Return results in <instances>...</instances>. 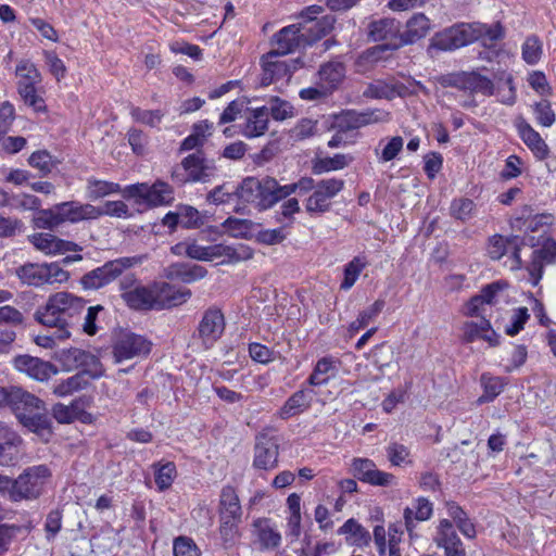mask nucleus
Returning a JSON list of instances; mask_svg holds the SVG:
<instances>
[{
	"mask_svg": "<svg viewBox=\"0 0 556 556\" xmlns=\"http://www.w3.org/2000/svg\"><path fill=\"white\" fill-rule=\"evenodd\" d=\"M308 184L311 182L307 180H296L282 186L269 176L263 178L247 177L236 188V194L238 202L253 204L258 211H265L295 193L299 189L306 191Z\"/></svg>",
	"mask_w": 556,
	"mask_h": 556,
	"instance_id": "f257e3e1",
	"label": "nucleus"
},
{
	"mask_svg": "<svg viewBox=\"0 0 556 556\" xmlns=\"http://www.w3.org/2000/svg\"><path fill=\"white\" fill-rule=\"evenodd\" d=\"M85 304L83 298L60 291L49 295L45 305L36 309L34 317L42 326L55 328L60 338H68V329L84 312Z\"/></svg>",
	"mask_w": 556,
	"mask_h": 556,
	"instance_id": "f03ea898",
	"label": "nucleus"
},
{
	"mask_svg": "<svg viewBox=\"0 0 556 556\" xmlns=\"http://www.w3.org/2000/svg\"><path fill=\"white\" fill-rule=\"evenodd\" d=\"M18 422L28 431L45 438L51 434V419L45 402L18 387H11L8 404Z\"/></svg>",
	"mask_w": 556,
	"mask_h": 556,
	"instance_id": "7ed1b4c3",
	"label": "nucleus"
},
{
	"mask_svg": "<svg viewBox=\"0 0 556 556\" xmlns=\"http://www.w3.org/2000/svg\"><path fill=\"white\" fill-rule=\"evenodd\" d=\"M333 25L334 17L328 15L303 29L295 24L286 26L275 35L273 40L275 48L270 52H277L279 55L292 53L326 36L333 28Z\"/></svg>",
	"mask_w": 556,
	"mask_h": 556,
	"instance_id": "20e7f679",
	"label": "nucleus"
},
{
	"mask_svg": "<svg viewBox=\"0 0 556 556\" xmlns=\"http://www.w3.org/2000/svg\"><path fill=\"white\" fill-rule=\"evenodd\" d=\"M99 214L96 205L79 201H66L53 206L40 210L34 218L37 228L53 230L65 223L78 224L92 220Z\"/></svg>",
	"mask_w": 556,
	"mask_h": 556,
	"instance_id": "39448f33",
	"label": "nucleus"
},
{
	"mask_svg": "<svg viewBox=\"0 0 556 556\" xmlns=\"http://www.w3.org/2000/svg\"><path fill=\"white\" fill-rule=\"evenodd\" d=\"M50 477L51 470L46 465L28 467L16 479L9 478L5 495L12 502L36 500Z\"/></svg>",
	"mask_w": 556,
	"mask_h": 556,
	"instance_id": "423d86ee",
	"label": "nucleus"
},
{
	"mask_svg": "<svg viewBox=\"0 0 556 556\" xmlns=\"http://www.w3.org/2000/svg\"><path fill=\"white\" fill-rule=\"evenodd\" d=\"M299 180H307L306 191L296 190L295 193L304 195L311 192L305 199V211L309 215H323L331 210L332 200L343 190L344 180L339 178H327L315 181L312 177H301Z\"/></svg>",
	"mask_w": 556,
	"mask_h": 556,
	"instance_id": "0eeeda50",
	"label": "nucleus"
},
{
	"mask_svg": "<svg viewBox=\"0 0 556 556\" xmlns=\"http://www.w3.org/2000/svg\"><path fill=\"white\" fill-rule=\"evenodd\" d=\"M143 260L144 256L136 255L108 261L102 266L83 275L79 283L84 290H100L119 278L125 270L141 264Z\"/></svg>",
	"mask_w": 556,
	"mask_h": 556,
	"instance_id": "6e6552de",
	"label": "nucleus"
},
{
	"mask_svg": "<svg viewBox=\"0 0 556 556\" xmlns=\"http://www.w3.org/2000/svg\"><path fill=\"white\" fill-rule=\"evenodd\" d=\"M215 161L198 150L184 157L172 170V178L178 184L207 182L216 176Z\"/></svg>",
	"mask_w": 556,
	"mask_h": 556,
	"instance_id": "1a4fd4ad",
	"label": "nucleus"
},
{
	"mask_svg": "<svg viewBox=\"0 0 556 556\" xmlns=\"http://www.w3.org/2000/svg\"><path fill=\"white\" fill-rule=\"evenodd\" d=\"M18 279L31 287L45 285L63 283L70 279L68 271L64 270L59 262L52 263H27L16 268Z\"/></svg>",
	"mask_w": 556,
	"mask_h": 556,
	"instance_id": "9d476101",
	"label": "nucleus"
},
{
	"mask_svg": "<svg viewBox=\"0 0 556 556\" xmlns=\"http://www.w3.org/2000/svg\"><path fill=\"white\" fill-rule=\"evenodd\" d=\"M123 198L136 199L138 203L151 206H160L169 204L174 200V190L162 180H156L153 185L138 182L126 186L123 190Z\"/></svg>",
	"mask_w": 556,
	"mask_h": 556,
	"instance_id": "9b49d317",
	"label": "nucleus"
},
{
	"mask_svg": "<svg viewBox=\"0 0 556 556\" xmlns=\"http://www.w3.org/2000/svg\"><path fill=\"white\" fill-rule=\"evenodd\" d=\"M279 438L271 429H264L255 435L253 467L271 470L278 466Z\"/></svg>",
	"mask_w": 556,
	"mask_h": 556,
	"instance_id": "f8f14e48",
	"label": "nucleus"
},
{
	"mask_svg": "<svg viewBox=\"0 0 556 556\" xmlns=\"http://www.w3.org/2000/svg\"><path fill=\"white\" fill-rule=\"evenodd\" d=\"M277 52H268L263 55L261 85L268 86L270 84L286 80L288 81L292 74L302 66L299 59L286 61L280 59Z\"/></svg>",
	"mask_w": 556,
	"mask_h": 556,
	"instance_id": "ddd939ff",
	"label": "nucleus"
},
{
	"mask_svg": "<svg viewBox=\"0 0 556 556\" xmlns=\"http://www.w3.org/2000/svg\"><path fill=\"white\" fill-rule=\"evenodd\" d=\"M225 317L217 307L207 308L199 321L194 338L200 340L204 350L211 349L223 336L225 330Z\"/></svg>",
	"mask_w": 556,
	"mask_h": 556,
	"instance_id": "4468645a",
	"label": "nucleus"
},
{
	"mask_svg": "<svg viewBox=\"0 0 556 556\" xmlns=\"http://www.w3.org/2000/svg\"><path fill=\"white\" fill-rule=\"evenodd\" d=\"M420 91H425V88L415 80H409L407 86L403 84H389L383 80H376L366 87L363 91V96L367 100L392 101L396 97L404 98L407 94L418 93Z\"/></svg>",
	"mask_w": 556,
	"mask_h": 556,
	"instance_id": "2eb2a0df",
	"label": "nucleus"
},
{
	"mask_svg": "<svg viewBox=\"0 0 556 556\" xmlns=\"http://www.w3.org/2000/svg\"><path fill=\"white\" fill-rule=\"evenodd\" d=\"M388 113L379 108L358 113L355 110L342 111L333 116L332 127L339 132H345L371 123L387 121Z\"/></svg>",
	"mask_w": 556,
	"mask_h": 556,
	"instance_id": "dca6fc26",
	"label": "nucleus"
},
{
	"mask_svg": "<svg viewBox=\"0 0 556 556\" xmlns=\"http://www.w3.org/2000/svg\"><path fill=\"white\" fill-rule=\"evenodd\" d=\"M150 351L151 342L142 336L131 332L122 334L113 345L115 363L146 356Z\"/></svg>",
	"mask_w": 556,
	"mask_h": 556,
	"instance_id": "f3484780",
	"label": "nucleus"
},
{
	"mask_svg": "<svg viewBox=\"0 0 556 556\" xmlns=\"http://www.w3.org/2000/svg\"><path fill=\"white\" fill-rule=\"evenodd\" d=\"M152 286L156 311L179 306L186 303L192 294L188 288L176 287L165 281L154 282Z\"/></svg>",
	"mask_w": 556,
	"mask_h": 556,
	"instance_id": "a211bd4d",
	"label": "nucleus"
},
{
	"mask_svg": "<svg viewBox=\"0 0 556 556\" xmlns=\"http://www.w3.org/2000/svg\"><path fill=\"white\" fill-rule=\"evenodd\" d=\"M31 244L36 250L46 255H61L66 252H81L83 247L70 240L61 239L49 232H39L30 237Z\"/></svg>",
	"mask_w": 556,
	"mask_h": 556,
	"instance_id": "6ab92c4d",
	"label": "nucleus"
},
{
	"mask_svg": "<svg viewBox=\"0 0 556 556\" xmlns=\"http://www.w3.org/2000/svg\"><path fill=\"white\" fill-rule=\"evenodd\" d=\"M555 258L556 241L554 239H545L540 248L532 251V258L527 267L532 286H538L542 278L544 266L554 263Z\"/></svg>",
	"mask_w": 556,
	"mask_h": 556,
	"instance_id": "aec40b11",
	"label": "nucleus"
},
{
	"mask_svg": "<svg viewBox=\"0 0 556 556\" xmlns=\"http://www.w3.org/2000/svg\"><path fill=\"white\" fill-rule=\"evenodd\" d=\"M434 542L444 549V556H466V549L448 519L440 520L437 527Z\"/></svg>",
	"mask_w": 556,
	"mask_h": 556,
	"instance_id": "412c9836",
	"label": "nucleus"
},
{
	"mask_svg": "<svg viewBox=\"0 0 556 556\" xmlns=\"http://www.w3.org/2000/svg\"><path fill=\"white\" fill-rule=\"evenodd\" d=\"M488 254L492 260L509 255L513 258L511 268L521 267L520 239L518 237L493 236L489 241Z\"/></svg>",
	"mask_w": 556,
	"mask_h": 556,
	"instance_id": "4be33fe9",
	"label": "nucleus"
},
{
	"mask_svg": "<svg viewBox=\"0 0 556 556\" xmlns=\"http://www.w3.org/2000/svg\"><path fill=\"white\" fill-rule=\"evenodd\" d=\"M14 367L37 381H47L58 369L49 362L29 355H18L14 358Z\"/></svg>",
	"mask_w": 556,
	"mask_h": 556,
	"instance_id": "5701e85b",
	"label": "nucleus"
},
{
	"mask_svg": "<svg viewBox=\"0 0 556 556\" xmlns=\"http://www.w3.org/2000/svg\"><path fill=\"white\" fill-rule=\"evenodd\" d=\"M447 83L459 89L482 94H492L494 88L491 79L477 72H462L451 75Z\"/></svg>",
	"mask_w": 556,
	"mask_h": 556,
	"instance_id": "b1692460",
	"label": "nucleus"
},
{
	"mask_svg": "<svg viewBox=\"0 0 556 556\" xmlns=\"http://www.w3.org/2000/svg\"><path fill=\"white\" fill-rule=\"evenodd\" d=\"M431 26L429 17L424 13H415L407 20L404 29L402 31L400 30L399 41H396L397 46L401 48L403 46L413 45L425 38L430 31Z\"/></svg>",
	"mask_w": 556,
	"mask_h": 556,
	"instance_id": "393cba45",
	"label": "nucleus"
},
{
	"mask_svg": "<svg viewBox=\"0 0 556 556\" xmlns=\"http://www.w3.org/2000/svg\"><path fill=\"white\" fill-rule=\"evenodd\" d=\"M211 255L212 261L219 258V264H237L252 258L253 250L242 243L236 245L218 243L212 245Z\"/></svg>",
	"mask_w": 556,
	"mask_h": 556,
	"instance_id": "a878e982",
	"label": "nucleus"
},
{
	"mask_svg": "<svg viewBox=\"0 0 556 556\" xmlns=\"http://www.w3.org/2000/svg\"><path fill=\"white\" fill-rule=\"evenodd\" d=\"M220 519L224 525H233L240 521L242 509L236 490L231 485L222 489L219 498Z\"/></svg>",
	"mask_w": 556,
	"mask_h": 556,
	"instance_id": "bb28decb",
	"label": "nucleus"
},
{
	"mask_svg": "<svg viewBox=\"0 0 556 556\" xmlns=\"http://www.w3.org/2000/svg\"><path fill=\"white\" fill-rule=\"evenodd\" d=\"M124 302L131 309L152 311L156 309L153 286H137L132 290H128L121 294Z\"/></svg>",
	"mask_w": 556,
	"mask_h": 556,
	"instance_id": "cd10ccee",
	"label": "nucleus"
},
{
	"mask_svg": "<svg viewBox=\"0 0 556 556\" xmlns=\"http://www.w3.org/2000/svg\"><path fill=\"white\" fill-rule=\"evenodd\" d=\"M368 35L372 41H399L400 22L392 17L374 21L368 26Z\"/></svg>",
	"mask_w": 556,
	"mask_h": 556,
	"instance_id": "c85d7f7f",
	"label": "nucleus"
},
{
	"mask_svg": "<svg viewBox=\"0 0 556 556\" xmlns=\"http://www.w3.org/2000/svg\"><path fill=\"white\" fill-rule=\"evenodd\" d=\"M433 513L432 503L426 497H418L413 502L412 507H406L403 513L405 527L412 535L416 527L415 521H426L430 519Z\"/></svg>",
	"mask_w": 556,
	"mask_h": 556,
	"instance_id": "c756f323",
	"label": "nucleus"
},
{
	"mask_svg": "<svg viewBox=\"0 0 556 556\" xmlns=\"http://www.w3.org/2000/svg\"><path fill=\"white\" fill-rule=\"evenodd\" d=\"M338 534L345 535L346 543L357 547L367 546L371 541L369 531L353 518L338 529Z\"/></svg>",
	"mask_w": 556,
	"mask_h": 556,
	"instance_id": "7c9ffc66",
	"label": "nucleus"
},
{
	"mask_svg": "<svg viewBox=\"0 0 556 556\" xmlns=\"http://www.w3.org/2000/svg\"><path fill=\"white\" fill-rule=\"evenodd\" d=\"M86 198L96 201L104 197L121 193L123 195L124 188L119 184L98 179L93 176L86 180Z\"/></svg>",
	"mask_w": 556,
	"mask_h": 556,
	"instance_id": "2f4dec72",
	"label": "nucleus"
},
{
	"mask_svg": "<svg viewBox=\"0 0 556 556\" xmlns=\"http://www.w3.org/2000/svg\"><path fill=\"white\" fill-rule=\"evenodd\" d=\"M518 130L522 141L538 160L547 157L549 152L548 147L538 131L528 124H520Z\"/></svg>",
	"mask_w": 556,
	"mask_h": 556,
	"instance_id": "473e14b6",
	"label": "nucleus"
},
{
	"mask_svg": "<svg viewBox=\"0 0 556 556\" xmlns=\"http://www.w3.org/2000/svg\"><path fill=\"white\" fill-rule=\"evenodd\" d=\"M262 549H274L281 543V535L268 519H257L253 523Z\"/></svg>",
	"mask_w": 556,
	"mask_h": 556,
	"instance_id": "72a5a7b5",
	"label": "nucleus"
},
{
	"mask_svg": "<svg viewBox=\"0 0 556 556\" xmlns=\"http://www.w3.org/2000/svg\"><path fill=\"white\" fill-rule=\"evenodd\" d=\"M318 76L320 84H323L330 93L343 80L345 76V68L340 62H330L320 68Z\"/></svg>",
	"mask_w": 556,
	"mask_h": 556,
	"instance_id": "f704fd0d",
	"label": "nucleus"
},
{
	"mask_svg": "<svg viewBox=\"0 0 556 556\" xmlns=\"http://www.w3.org/2000/svg\"><path fill=\"white\" fill-rule=\"evenodd\" d=\"M266 106H260L247 116L243 134L247 137H258L267 130L268 114Z\"/></svg>",
	"mask_w": 556,
	"mask_h": 556,
	"instance_id": "c9c22d12",
	"label": "nucleus"
},
{
	"mask_svg": "<svg viewBox=\"0 0 556 556\" xmlns=\"http://www.w3.org/2000/svg\"><path fill=\"white\" fill-rule=\"evenodd\" d=\"M480 383L483 393L479 396L478 403L484 404L494 401L504 390L506 382L501 377L491 376L490 374H482Z\"/></svg>",
	"mask_w": 556,
	"mask_h": 556,
	"instance_id": "e433bc0d",
	"label": "nucleus"
},
{
	"mask_svg": "<svg viewBox=\"0 0 556 556\" xmlns=\"http://www.w3.org/2000/svg\"><path fill=\"white\" fill-rule=\"evenodd\" d=\"M207 270L200 265L188 266L185 264H174L169 267L168 278H177L185 283H191L204 278Z\"/></svg>",
	"mask_w": 556,
	"mask_h": 556,
	"instance_id": "4c0bfd02",
	"label": "nucleus"
},
{
	"mask_svg": "<svg viewBox=\"0 0 556 556\" xmlns=\"http://www.w3.org/2000/svg\"><path fill=\"white\" fill-rule=\"evenodd\" d=\"M311 399L307 396L304 390H299L293 393L283 404L279 410V415L282 419L293 417L309 407Z\"/></svg>",
	"mask_w": 556,
	"mask_h": 556,
	"instance_id": "58836bf2",
	"label": "nucleus"
},
{
	"mask_svg": "<svg viewBox=\"0 0 556 556\" xmlns=\"http://www.w3.org/2000/svg\"><path fill=\"white\" fill-rule=\"evenodd\" d=\"M336 369V362L331 357L320 358L308 377L307 382L309 386L318 387L328 383L331 372Z\"/></svg>",
	"mask_w": 556,
	"mask_h": 556,
	"instance_id": "ea45409f",
	"label": "nucleus"
},
{
	"mask_svg": "<svg viewBox=\"0 0 556 556\" xmlns=\"http://www.w3.org/2000/svg\"><path fill=\"white\" fill-rule=\"evenodd\" d=\"M543 55V42L534 35L528 36L521 46V58L528 65H536Z\"/></svg>",
	"mask_w": 556,
	"mask_h": 556,
	"instance_id": "a19ab883",
	"label": "nucleus"
},
{
	"mask_svg": "<svg viewBox=\"0 0 556 556\" xmlns=\"http://www.w3.org/2000/svg\"><path fill=\"white\" fill-rule=\"evenodd\" d=\"M89 384L88 379H84V374L77 372L65 380L58 382L53 387V393L58 396H67L74 392L85 389Z\"/></svg>",
	"mask_w": 556,
	"mask_h": 556,
	"instance_id": "79ce46f5",
	"label": "nucleus"
},
{
	"mask_svg": "<svg viewBox=\"0 0 556 556\" xmlns=\"http://www.w3.org/2000/svg\"><path fill=\"white\" fill-rule=\"evenodd\" d=\"M386 302L383 300H377L372 305L366 309L359 312L357 318L351 323L350 332L355 333L361 329L365 328L370 321H372L383 309Z\"/></svg>",
	"mask_w": 556,
	"mask_h": 556,
	"instance_id": "37998d69",
	"label": "nucleus"
},
{
	"mask_svg": "<svg viewBox=\"0 0 556 556\" xmlns=\"http://www.w3.org/2000/svg\"><path fill=\"white\" fill-rule=\"evenodd\" d=\"M387 458L392 466L404 467L413 464L410 451L407 446L392 442L386 447Z\"/></svg>",
	"mask_w": 556,
	"mask_h": 556,
	"instance_id": "c03bdc74",
	"label": "nucleus"
},
{
	"mask_svg": "<svg viewBox=\"0 0 556 556\" xmlns=\"http://www.w3.org/2000/svg\"><path fill=\"white\" fill-rule=\"evenodd\" d=\"M367 262L364 257L355 256L344 266V277L340 285L342 290H350L358 279L361 273L366 267Z\"/></svg>",
	"mask_w": 556,
	"mask_h": 556,
	"instance_id": "a18cd8bd",
	"label": "nucleus"
},
{
	"mask_svg": "<svg viewBox=\"0 0 556 556\" xmlns=\"http://www.w3.org/2000/svg\"><path fill=\"white\" fill-rule=\"evenodd\" d=\"M454 27H448L442 31L434 34L430 40L429 49L440 51H452L459 49Z\"/></svg>",
	"mask_w": 556,
	"mask_h": 556,
	"instance_id": "49530a36",
	"label": "nucleus"
},
{
	"mask_svg": "<svg viewBox=\"0 0 556 556\" xmlns=\"http://www.w3.org/2000/svg\"><path fill=\"white\" fill-rule=\"evenodd\" d=\"M400 47L396 42H387L377 45L364 51L358 62L362 63H376L388 58V53L397 50Z\"/></svg>",
	"mask_w": 556,
	"mask_h": 556,
	"instance_id": "de8ad7c7",
	"label": "nucleus"
},
{
	"mask_svg": "<svg viewBox=\"0 0 556 556\" xmlns=\"http://www.w3.org/2000/svg\"><path fill=\"white\" fill-rule=\"evenodd\" d=\"M453 27H454L456 38L458 39L457 45L459 48L470 45L473 41L480 39L479 31H480L481 27H479V23H472V24L462 23V24L454 25Z\"/></svg>",
	"mask_w": 556,
	"mask_h": 556,
	"instance_id": "09e8293b",
	"label": "nucleus"
},
{
	"mask_svg": "<svg viewBox=\"0 0 556 556\" xmlns=\"http://www.w3.org/2000/svg\"><path fill=\"white\" fill-rule=\"evenodd\" d=\"M96 210L99 214L94 216V219L104 215L116 218H129L132 215L128 205L121 200L106 201L102 207L96 206Z\"/></svg>",
	"mask_w": 556,
	"mask_h": 556,
	"instance_id": "8fccbe9b",
	"label": "nucleus"
},
{
	"mask_svg": "<svg viewBox=\"0 0 556 556\" xmlns=\"http://www.w3.org/2000/svg\"><path fill=\"white\" fill-rule=\"evenodd\" d=\"M130 114L137 122L154 127L161 123L165 113L161 109L150 110L143 106H135Z\"/></svg>",
	"mask_w": 556,
	"mask_h": 556,
	"instance_id": "3c124183",
	"label": "nucleus"
},
{
	"mask_svg": "<svg viewBox=\"0 0 556 556\" xmlns=\"http://www.w3.org/2000/svg\"><path fill=\"white\" fill-rule=\"evenodd\" d=\"M17 84L41 83V75L34 63L21 61L16 66Z\"/></svg>",
	"mask_w": 556,
	"mask_h": 556,
	"instance_id": "603ef678",
	"label": "nucleus"
},
{
	"mask_svg": "<svg viewBox=\"0 0 556 556\" xmlns=\"http://www.w3.org/2000/svg\"><path fill=\"white\" fill-rule=\"evenodd\" d=\"M451 215L459 220H467L471 218L475 211V203L468 198L455 199L451 203Z\"/></svg>",
	"mask_w": 556,
	"mask_h": 556,
	"instance_id": "864d4df0",
	"label": "nucleus"
},
{
	"mask_svg": "<svg viewBox=\"0 0 556 556\" xmlns=\"http://www.w3.org/2000/svg\"><path fill=\"white\" fill-rule=\"evenodd\" d=\"M12 207L20 211H37L41 210V200L30 193L12 194Z\"/></svg>",
	"mask_w": 556,
	"mask_h": 556,
	"instance_id": "5fc2aeb1",
	"label": "nucleus"
},
{
	"mask_svg": "<svg viewBox=\"0 0 556 556\" xmlns=\"http://www.w3.org/2000/svg\"><path fill=\"white\" fill-rule=\"evenodd\" d=\"M28 164L37 168L40 172L41 176H47L52 172L53 161L50 153L46 150H39L34 153L28 159Z\"/></svg>",
	"mask_w": 556,
	"mask_h": 556,
	"instance_id": "6e6d98bb",
	"label": "nucleus"
},
{
	"mask_svg": "<svg viewBox=\"0 0 556 556\" xmlns=\"http://www.w3.org/2000/svg\"><path fill=\"white\" fill-rule=\"evenodd\" d=\"M176 473V466L173 462H167L160 466L155 471V484L159 490H167L174 482Z\"/></svg>",
	"mask_w": 556,
	"mask_h": 556,
	"instance_id": "4d7b16f0",
	"label": "nucleus"
},
{
	"mask_svg": "<svg viewBox=\"0 0 556 556\" xmlns=\"http://www.w3.org/2000/svg\"><path fill=\"white\" fill-rule=\"evenodd\" d=\"M348 159L344 154H336L333 157L320 159L314 165V173L321 174L325 172L342 169L348 165Z\"/></svg>",
	"mask_w": 556,
	"mask_h": 556,
	"instance_id": "13d9d810",
	"label": "nucleus"
},
{
	"mask_svg": "<svg viewBox=\"0 0 556 556\" xmlns=\"http://www.w3.org/2000/svg\"><path fill=\"white\" fill-rule=\"evenodd\" d=\"M489 329V320L482 317L479 321H468L464 324L463 337L466 342H473L481 339L483 330Z\"/></svg>",
	"mask_w": 556,
	"mask_h": 556,
	"instance_id": "bf43d9fd",
	"label": "nucleus"
},
{
	"mask_svg": "<svg viewBox=\"0 0 556 556\" xmlns=\"http://www.w3.org/2000/svg\"><path fill=\"white\" fill-rule=\"evenodd\" d=\"M376 464L374 460L369 458L357 457L354 458L351 465V471L353 476L362 482H365L366 479L370 476L371 471L375 469Z\"/></svg>",
	"mask_w": 556,
	"mask_h": 556,
	"instance_id": "052dcab7",
	"label": "nucleus"
},
{
	"mask_svg": "<svg viewBox=\"0 0 556 556\" xmlns=\"http://www.w3.org/2000/svg\"><path fill=\"white\" fill-rule=\"evenodd\" d=\"M529 318L530 315L527 307L516 308L511 316L510 325H507L505 328L506 334L513 337L519 333V331L523 329V326Z\"/></svg>",
	"mask_w": 556,
	"mask_h": 556,
	"instance_id": "680f3d73",
	"label": "nucleus"
},
{
	"mask_svg": "<svg viewBox=\"0 0 556 556\" xmlns=\"http://www.w3.org/2000/svg\"><path fill=\"white\" fill-rule=\"evenodd\" d=\"M80 374H84V379H98L104 375V368L100 362V359L90 353L89 357L86 359L81 366Z\"/></svg>",
	"mask_w": 556,
	"mask_h": 556,
	"instance_id": "e2e57ef3",
	"label": "nucleus"
},
{
	"mask_svg": "<svg viewBox=\"0 0 556 556\" xmlns=\"http://www.w3.org/2000/svg\"><path fill=\"white\" fill-rule=\"evenodd\" d=\"M404 146V140L400 136L392 137L382 148L381 153L379 155L380 162H389L394 160L397 154L402 151Z\"/></svg>",
	"mask_w": 556,
	"mask_h": 556,
	"instance_id": "0e129e2a",
	"label": "nucleus"
},
{
	"mask_svg": "<svg viewBox=\"0 0 556 556\" xmlns=\"http://www.w3.org/2000/svg\"><path fill=\"white\" fill-rule=\"evenodd\" d=\"M527 81L529 86L538 93L539 96H546L549 93L551 87L546 79V76L543 72L533 71L528 74Z\"/></svg>",
	"mask_w": 556,
	"mask_h": 556,
	"instance_id": "69168bd1",
	"label": "nucleus"
},
{
	"mask_svg": "<svg viewBox=\"0 0 556 556\" xmlns=\"http://www.w3.org/2000/svg\"><path fill=\"white\" fill-rule=\"evenodd\" d=\"M40 83L17 84V90L26 104H37L45 101L39 93L38 85Z\"/></svg>",
	"mask_w": 556,
	"mask_h": 556,
	"instance_id": "338daca9",
	"label": "nucleus"
},
{
	"mask_svg": "<svg viewBox=\"0 0 556 556\" xmlns=\"http://www.w3.org/2000/svg\"><path fill=\"white\" fill-rule=\"evenodd\" d=\"M286 233L282 227L275 229H264L256 233V240L266 245H275L281 243L286 239Z\"/></svg>",
	"mask_w": 556,
	"mask_h": 556,
	"instance_id": "774afa93",
	"label": "nucleus"
}]
</instances>
